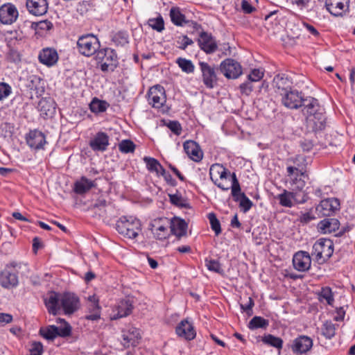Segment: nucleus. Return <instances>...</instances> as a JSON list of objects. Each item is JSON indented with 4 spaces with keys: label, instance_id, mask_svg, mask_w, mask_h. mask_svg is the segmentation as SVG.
Here are the masks:
<instances>
[{
    "label": "nucleus",
    "instance_id": "f257e3e1",
    "mask_svg": "<svg viewBox=\"0 0 355 355\" xmlns=\"http://www.w3.org/2000/svg\"><path fill=\"white\" fill-rule=\"evenodd\" d=\"M302 114L305 118L306 126L313 132L325 128L327 117L325 111L318 99L306 96L301 107Z\"/></svg>",
    "mask_w": 355,
    "mask_h": 355
},
{
    "label": "nucleus",
    "instance_id": "f03ea898",
    "mask_svg": "<svg viewBox=\"0 0 355 355\" xmlns=\"http://www.w3.org/2000/svg\"><path fill=\"white\" fill-rule=\"evenodd\" d=\"M141 222L133 216H122L116 223L119 234L130 239H136L142 230Z\"/></svg>",
    "mask_w": 355,
    "mask_h": 355
},
{
    "label": "nucleus",
    "instance_id": "7ed1b4c3",
    "mask_svg": "<svg viewBox=\"0 0 355 355\" xmlns=\"http://www.w3.org/2000/svg\"><path fill=\"white\" fill-rule=\"evenodd\" d=\"M58 322L61 324L60 327L55 325H47L40 329L39 333L44 339L53 340L57 337L66 338L71 334V327L64 319L58 318Z\"/></svg>",
    "mask_w": 355,
    "mask_h": 355
},
{
    "label": "nucleus",
    "instance_id": "20e7f679",
    "mask_svg": "<svg viewBox=\"0 0 355 355\" xmlns=\"http://www.w3.org/2000/svg\"><path fill=\"white\" fill-rule=\"evenodd\" d=\"M334 243L327 239H320L313 244L311 256L321 264L327 261L334 253Z\"/></svg>",
    "mask_w": 355,
    "mask_h": 355
},
{
    "label": "nucleus",
    "instance_id": "39448f33",
    "mask_svg": "<svg viewBox=\"0 0 355 355\" xmlns=\"http://www.w3.org/2000/svg\"><path fill=\"white\" fill-rule=\"evenodd\" d=\"M95 60L104 72L113 71L118 64L117 54L110 48L99 49L95 55Z\"/></svg>",
    "mask_w": 355,
    "mask_h": 355
},
{
    "label": "nucleus",
    "instance_id": "423d86ee",
    "mask_svg": "<svg viewBox=\"0 0 355 355\" xmlns=\"http://www.w3.org/2000/svg\"><path fill=\"white\" fill-rule=\"evenodd\" d=\"M101 44L98 38L93 34H86L78 37L77 41L78 51L83 55L90 57L96 54Z\"/></svg>",
    "mask_w": 355,
    "mask_h": 355
},
{
    "label": "nucleus",
    "instance_id": "0eeeda50",
    "mask_svg": "<svg viewBox=\"0 0 355 355\" xmlns=\"http://www.w3.org/2000/svg\"><path fill=\"white\" fill-rule=\"evenodd\" d=\"M149 230L155 239H166L170 234V219L166 217L157 218L150 222Z\"/></svg>",
    "mask_w": 355,
    "mask_h": 355
},
{
    "label": "nucleus",
    "instance_id": "6e6552de",
    "mask_svg": "<svg viewBox=\"0 0 355 355\" xmlns=\"http://www.w3.org/2000/svg\"><path fill=\"white\" fill-rule=\"evenodd\" d=\"M282 104L289 109H298L302 107L306 97L297 89H291L282 94Z\"/></svg>",
    "mask_w": 355,
    "mask_h": 355
},
{
    "label": "nucleus",
    "instance_id": "1a4fd4ad",
    "mask_svg": "<svg viewBox=\"0 0 355 355\" xmlns=\"http://www.w3.org/2000/svg\"><path fill=\"white\" fill-rule=\"evenodd\" d=\"M313 340L304 335L299 336L293 340L290 348L295 355L306 354L313 347Z\"/></svg>",
    "mask_w": 355,
    "mask_h": 355
},
{
    "label": "nucleus",
    "instance_id": "9d476101",
    "mask_svg": "<svg viewBox=\"0 0 355 355\" xmlns=\"http://www.w3.org/2000/svg\"><path fill=\"white\" fill-rule=\"evenodd\" d=\"M19 17V12L16 6L11 3H4L0 7V22L5 25L15 23Z\"/></svg>",
    "mask_w": 355,
    "mask_h": 355
},
{
    "label": "nucleus",
    "instance_id": "9b49d317",
    "mask_svg": "<svg viewBox=\"0 0 355 355\" xmlns=\"http://www.w3.org/2000/svg\"><path fill=\"white\" fill-rule=\"evenodd\" d=\"M149 104L155 108H160L166 103V94L164 87L156 85L150 88L148 92Z\"/></svg>",
    "mask_w": 355,
    "mask_h": 355
},
{
    "label": "nucleus",
    "instance_id": "f8f14e48",
    "mask_svg": "<svg viewBox=\"0 0 355 355\" xmlns=\"http://www.w3.org/2000/svg\"><path fill=\"white\" fill-rule=\"evenodd\" d=\"M60 304L66 315H71L77 311L80 306L79 298L71 293H65L60 297Z\"/></svg>",
    "mask_w": 355,
    "mask_h": 355
},
{
    "label": "nucleus",
    "instance_id": "ddd939ff",
    "mask_svg": "<svg viewBox=\"0 0 355 355\" xmlns=\"http://www.w3.org/2000/svg\"><path fill=\"white\" fill-rule=\"evenodd\" d=\"M340 209V202L335 198L321 200L316 207V211L321 216H330Z\"/></svg>",
    "mask_w": 355,
    "mask_h": 355
},
{
    "label": "nucleus",
    "instance_id": "4468645a",
    "mask_svg": "<svg viewBox=\"0 0 355 355\" xmlns=\"http://www.w3.org/2000/svg\"><path fill=\"white\" fill-rule=\"evenodd\" d=\"M26 141L31 148L37 150L43 149L44 146L47 143L44 134L37 129L29 131L26 135Z\"/></svg>",
    "mask_w": 355,
    "mask_h": 355
},
{
    "label": "nucleus",
    "instance_id": "2eb2a0df",
    "mask_svg": "<svg viewBox=\"0 0 355 355\" xmlns=\"http://www.w3.org/2000/svg\"><path fill=\"white\" fill-rule=\"evenodd\" d=\"M243 73L241 64L234 59L223 60V75L228 79H236Z\"/></svg>",
    "mask_w": 355,
    "mask_h": 355
},
{
    "label": "nucleus",
    "instance_id": "dca6fc26",
    "mask_svg": "<svg viewBox=\"0 0 355 355\" xmlns=\"http://www.w3.org/2000/svg\"><path fill=\"white\" fill-rule=\"evenodd\" d=\"M19 284L17 272L9 269L7 266L0 272V285L7 289L15 288Z\"/></svg>",
    "mask_w": 355,
    "mask_h": 355
},
{
    "label": "nucleus",
    "instance_id": "f3484780",
    "mask_svg": "<svg viewBox=\"0 0 355 355\" xmlns=\"http://www.w3.org/2000/svg\"><path fill=\"white\" fill-rule=\"evenodd\" d=\"M132 308V302L129 299L119 301L112 309L111 319L117 320L128 316L131 313Z\"/></svg>",
    "mask_w": 355,
    "mask_h": 355
},
{
    "label": "nucleus",
    "instance_id": "a211bd4d",
    "mask_svg": "<svg viewBox=\"0 0 355 355\" xmlns=\"http://www.w3.org/2000/svg\"><path fill=\"white\" fill-rule=\"evenodd\" d=\"M293 264L297 270L305 272L309 270L311 265V259L307 252L299 251L296 252L293 258Z\"/></svg>",
    "mask_w": 355,
    "mask_h": 355
},
{
    "label": "nucleus",
    "instance_id": "6ab92c4d",
    "mask_svg": "<svg viewBox=\"0 0 355 355\" xmlns=\"http://www.w3.org/2000/svg\"><path fill=\"white\" fill-rule=\"evenodd\" d=\"M88 313L85 315V319L92 321H96L101 318V307L99 305V298L96 295L88 297L87 304Z\"/></svg>",
    "mask_w": 355,
    "mask_h": 355
},
{
    "label": "nucleus",
    "instance_id": "aec40b11",
    "mask_svg": "<svg viewBox=\"0 0 355 355\" xmlns=\"http://www.w3.org/2000/svg\"><path fill=\"white\" fill-rule=\"evenodd\" d=\"M176 334L187 340H192L196 336L194 327L187 319L182 320L175 328Z\"/></svg>",
    "mask_w": 355,
    "mask_h": 355
},
{
    "label": "nucleus",
    "instance_id": "412c9836",
    "mask_svg": "<svg viewBox=\"0 0 355 355\" xmlns=\"http://www.w3.org/2000/svg\"><path fill=\"white\" fill-rule=\"evenodd\" d=\"M122 345L124 347L128 348L130 346H136L139 343L141 336L138 329L130 327L122 331Z\"/></svg>",
    "mask_w": 355,
    "mask_h": 355
},
{
    "label": "nucleus",
    "instance_id": "4be33fe9",
    "mask_svg": "<svg viewBox=\"0 0 355 355\" xmlns=\"http://www.w3.org/2000/svg\"><path fill=\"white\" fill-rule=\"evenodd\" d=\"M199 65L202 73L204 84L207 87L213 88L217 83V76L214 69L205 62H200Z\"/></svg>",
    "mask_w": 355,
    "mask_h": 355
},
{
    "label": "nucleus",
    "instance_id": "5701e85b",
    "mask_svg": "<svg viewBox=\"0 0 355 355\" xmlns=\"http://www.w3.org/2000/svg\"><path fill=\"white\" fill-rule=\"evenodd\" d=\"M198 43L200 48L207 53H214L217 49L215 39L207 32H200Z\"/></svg>",
    "mask_w": 355,
    "mask_h": 355
},
{
    "label": "nucleus",
    "instance_id": "b1692460",
    "mask_svg": "<svg viewBox=\"0 0 355 355\" xmlns=\"http://www.w3.org/2000/svg\"><path fill=\"white\" fill-rule=\"evenodd\" d=\"M26 6L28 11L35 16H42L48 10L47 0H26Z\"/></svg>",
    "mask_w": 355,
    "mask_h": 355
},
{
    "label": "nucleus",
    "instance_id": "393cba45",
    "mask_svg": "<svg viewBox=\"0 0 355 355\" xmlns=\"http://www.w3.org/2000/svg\"><path fill=\"white\" fill-rule=\"evenodd\" d=\"M272 85L282 94L291 89L293 81L287 74L279 73L273 78Z\"/></svg>",
    "mask_w": 355,
    "mask_h": 355
},
{
    "label": "nucleus",
    "instance_id": "a878e982",
    "mask_svg": "<svg viewBox=\"0 0 355 355\" xmlns=\"http://www.w3.org/2000/svg\"><path fill=\"white\" fill-rule=\"evenodd\" d=\"M348 0H326L325 6L327 10L334 16H342L347 10Z\"/></svg>",
    "mask_w": 355,
    "mask_h": 355
},
{
    "label": "nucleus",
    "instance_id": "bb28decb",
    "mask_svg": "<svg viewBox=\"0 0 355 355\" xmlns=\"http://www.w3.org/2000/svg\"><path fill=\"white\" fill-rule=\"evenodd\" d=\"M295 170L297 169L292 167L286 168L289 184L293 187V190L302 191L306 184L305 181L302 179V177H304L305 175L297 173Z\"/></svg>",
    "mask_w": 355,
    "mask_h": 355
},
{
    "label": "nucleus",
    "instance_id": "cd10ccee",
    "mask_svg": "<svg viewBox=\"0 0 355 355\" xmlns=\"http://www.w3.org/2000/svg\"><path fill=\"white\" fill-rule=\"evenodd\" d=\"M60 294L55 292L50 293L44 299V304L50 314L56 315L61 309Z\"/></svg>",
    "mask_w": 355,
    "mask_h": 355
},
{
    "label": "nucleus",
    "instance_id": "c85d7f7f",
    "mask_svg": "<svg viewBox=\"0 0 355 355\" xmlns=\"http://www.w3.org/2000/svg\"><path fill=\"white\" fill-rule=\"evenodd\" d=\"M38 59L42 64L52 67L57 63L58 54L53 48H45L40 52Z\"/></svg>",
    "mask_w": 355,
    "mask_h": 355
},
{
    "label": "nucleus",
    "instance_id": "c756f323",
    "mask_svg": "<svg viewBox=\"0 0 355 355\" xmlns=\"http://www.w3.org/2000/svg\"><path fill=\"white\" fill-rule=\"evenodd\" d=\"M109 145V137L103 132L96 133L89 142V146L94 151H105Z\"/></svg>",
    "mask_w": 355,
    "mask_h": 355
},
{
    "label": "nucleus",
    "instance_id": "7c9ffc66",
    "mask_svg": "<svg viewBox=\"0 0 355 355\" xmlns=\"http://www.w3.org/2000/svg\"><path fill=\"white\" fill-rule=\"evenodd\" d=\"M183 146L185 153L194 162H200L202 159V152L196 142L187 141Z\"/></svg>",
    "mask_w": 355,
    "mask_h": 355
},
{
    "label": "nucleus",
    "instance_id": "2f4dec72",
    "mask_svg": "<svg viewBox=\"0 0 355 355\" xmlns=\"http://www.w3.org/2000/svg\"><path fill=\"white\" fill-rule=\"evenodd\" d=\"M38 109L41 115L52 117L55 113L56 103L51 98H43L39 102Z\"/></svg>",
    "mask_w": 355,
    "mask_h": 355
},
{
    "label": "nucleus",
    "instance_id": "473e14b6",
    "mask_svg": "<svg viewBox=\"0 0 355 355\" xmlns=\"http://www.w3.org/2000/svg\"><path fill=\"white\" fill-rule=\"evenodd\" d=\"M187 224L179 218L174 217L170 220V232L178 237H181L187 234Z\"/></svg>",
    "mask_w": 355,
    "mask_h": 355
},
{
    "label": "nucleus",
    "instance_id": "72a5a7b5",
    "mask_svg": "<svg viewBox=\"0 0 355 355\" xmlns=\"http://www.w3.org/2000/svg\"><path fill=\"white\" fill-rule=\"evenodd\" d=\"M223 179L230 182V185L226 188L223 187V190L231 189L232 196H234L236 192L241 190L239 182L234 172L231 173L228 169L223 168Z\"/></svg>",
    "mask_w": 355,
    "mask_h": 355
},
{
    "label": "nucleus",
    "instance_id": "f704fd0d",
    "mask_svg": "<svg viewBox=\"0 0 355 355\" xmlns=\"http://www.w3.org/2000/svg\"><path fill=\"white\" fill-rule=\"evenodd\" d=\"M340 222L336 218H326L321 220L318 227L323 234L332 233L339 229Z\"/></svg>",
    "mask_w": 355,
    "mask_h": 355
},
{
    "label": "nucleus",
    "instance_id": "c9c22d12",
    "mask_svg": "<svg viewBox=\"0 0 355 355\" xmlns=\"http://www.w3.org/2000/svg\"><path fill=\"white\" fill-rule=\"evenodd\" d=\"M235 202H239V207L243 213H247L253 206V202L246 196V195L239 191L236 192L234 196H232Z\"/></svg>",
    "mask_w": 355,
    "mask_h": 355
},
{
    "label": "nucleus",
    "instance_id": "e433bc0d",
    "mask_svg": "<svg viewBox=\"0 0 355 355\" xmlns=\"http://www.w3.org/2000/svg\"><path fill=\"white\" fill-rule=\"evenodd\" d=\"M95 185L94 182L89 180L85 176L81 177L74 184L73 190L75 193L82 195L89 191Z\"/></svg>",
    "mask_w": 355,
    "mask_h": 355
},
{
    "label": "nucleus",
    "instance_id": "4c0bfd02",
    "mask_svg": "<svg viewBox=\"0 0 355 355\" xmlns=\"http://www.w3.org/2000/svg\"><path fill=\"white\" fill-rule=\"evenodd\" d=\"M171 20L173 24L178 26H186L188 20L186 19L185 15L182 14L180 8L172 7L169 13Z\"/></svg>",
    "mask_w": 355,
    "mask_h": 355
},
{
    "label": "nucleus",
    "instance_id": "58836bf2",
    "mask_svg": "<svg viewBox=\"0 0 355 355\" xmlns=\"http://www.w3.org/2000/svg\"><path fill=\"white\" fill-rule=\"evenodd\" d=\"M143 160L146 165V168L150 173H154L157 175H159L161 173H164V168L156 159L150 157H144Z\"/></svg>",
    "mask_w": 355,
    "mask_h": 355
},
{
    "label": "nucleus",
    "instance_id": "ea45409f",
    "mask_svg": "<svg viewBox=\"0 0 355 355\" xmlns=\"http://www.w3.org/2000/svg\"><path fill=\"white\" fill-rule=\"evenodd\" d=\"M209 175L214 184L222 189V164H212L209 169Z\"/></svg>",
    "mask_w": 355,
    "mask_h": 355
},
{
    "label": "nucleus",
    "instance_id": "a19ab883",
    "mask_svg": "<svg viewBox=\"0 0 355 355\" xmlns=\"http://www.w3.org/2000/svg\"><path fill=\"white\" fill-rule=\"evenodd\" d=\"M297 193L294 191H288L286 189L279 194L277 198L279 200V204L286 207H292L293 206V200H295Z\"/></svg>",
    "mask_w": 355,
    "mask_h": 355
},
{
    "label": "nucleus",
    "instance_id": "79ce46f5",
    "mask_svg": "<svg viewBox=\"0 0 355 355\" xmlns=\"http://www.w3.org/2000/svg\"><path fill=\"white\" fill-rule=\"evenodd\" d=\"M89 105L91 112L96 114L105 112L110 107V104L107 101L100 100L96 97L92 98Z\"/></svg>",
    "mask_w": 355,
    "mask_h": 355
},
{
    "label": "nucleus",
    "instance_id": "37998d69",
    "mask_svg": "<svg viewBox=\"0 0 355 355\" xmlns=\"http://www.w3.org/2000/svg\"><path fill=\"white\" fill-rule=\"evenodd\" d=\"M305 159L304 157L300 155H297L295 157H291L288 159V163H292L293 165H288L287 167H292L296 168L295 170L296 173H301V175L306 174V167H305Z\"/></svg>",
    "mask_w": 355,
    "mask_h": 355
},
{
    "label": "nucleus",
    "instance_id": "c03bdc74",
    "mask_svg": "<svg viewBox=\"0 0 355 355\" xmlns=\"http://www.w3.org/2000/svg\"><path fill=\"white\" fill-rule=\"evenodd\" d=\"M168 197L171 203L173 205L180 208H190V205L188 200L178 191L173 194H168Z\"/></svg>",
    "mask_w": 355,
    "mask_h": 355
},
{
    "label": "nucleus",
    "instance_id": "a18cd8bd",
    "mask_svg": "<svg viewBox=\"0 0 355 355\" xmlns=\"http://www.w3.org/2000/svg\"><path fill=\"white\" fill-rule=\"evenodd\" d=\"M318 300L321 302L326 301L327 304L331 306L334 302L331 288L329 286L322 287L318 293Z\"/></svg>",
    "mask_w": 355,
    "mask_h": 355
},
{
    "label": "nucleus",
    "instance_id": "49530a36",
    "mask_svg": "<svg viewBox=\"0 0 355 355\" xmlns=\"http://www.w3.org/2000/svg\"><path fill=\"white\" fill-rule=\"evenodd\" d=\"M262 342L269 346H272L278 349L282 348L283 340L279 337H276L272 334H268L264 336L262 339Z\"/></svg>",
    "mask_w": 355,
    "mask_h": 355
},
{
    "label": "nucleus",
    "instance_id": "de8ad7c7",
    "mask_svg": "<svg viewBox=\"0 0 355 355\" xmlns=\"http://www.w3.org/2000/svg\"><path fill=\"white\" fill-rule=\"evenodd\" d=\"M176 63L182 71L186 73H192L195 70V66L190 60L183 58H178Z\"/></svg>",
    "mask_w": 355,
    "mask_h": 355
},
{
    "label": "nucleus",
    "instance_id": "09e8293b",
    "mask_svg": "<svg viewBox=\"0 0 355 355\" xmlns=\"http://www.w3.org/2000/svg\"><path fill=\"white\" fill-rule=\"evenodd\" d=\"M207 269L217 273H221V266L220 258H214L211 256L207 257L205 260Z\"/></svg>",
    "mask_w": 355,
    "mask_h": 355
},
{
    "label": "nucleus",
    "instance_id": "8fccbe9b",
    "mask_svg": "<svg viewBox=\"0 0 355 355\" xmlns=\"http://www.w3.org/2000/svg\"><path fill=\"white\" fill-rule=\"evenodd\" d=\"M128 34L125 31H118L112 37V42L117 46H123L129 42Z\"/></svg>",
    "mask_w": 355,
    "mask_h": 355
},
{
    "label": "nucleus",
    "instance_id": "3c124183",
    "mask_svg": "<svg viewBox=\"0 0 355 355\" xmlns=\"http://www.w3.org/2000/svg\"><path fill=\"white\" fill-rule=\"evenodd\" d=\"M322 334L327 339H331L336 335L335 324L331 321H325L322 324Z\"/></svg>",
    "mask_w": 355,
    "mask_h": 355
},
{
    "label": "nucleus",
    "instance_id": "603ef678",
    "mask_svg": "<svg viewBox=\"0 0 355 355\" xmlns=\"http://www.w3.org/2000/svg\"><path fill=\"white\" fill-rule=\"evenodd\" d=\"M268 326V321L261 317L254 316L249 322L248 327L251 329L258 328H266Z\"/></svg>",
    "mask_w": 355,
    "mask_h": 355
},
{
    "label": "nucleus",
    "instance_id": "864d4df0",
    "mask_svg": "<svg viewBox=\"0 0 355 355\" xmlns=\"http://www.w3.org/2000/svg\"><path fill=\"white\" fill-rule=\"evenodd\" d=\"M119 149L123 153H133L135 149V145L131 140L124 139L119 143Z\"/></svg>",
    "mask_w": 355,
    "mask_h": 355
},
{
    "label": "nucleus",
    "instance_id": "5fc2aeb1",
    "mask_svg": "<svg viewBox=\"0 0 355 355\" xmlns=\"http://www.w3.org/2000/svg\"><path fill=\"white\" fill-rule=\"evenodd\" d=\"M148 25L157 32H162L164 29V22L162 16L157 18L150 19L148 20Z\"/></svg>",
    "mask_w": 355,
    "mask_h": 355
},
{
    "label": "nucleus",
    "instance_id": "6e6d98bb",
    "mask_svg": "<svg viewBox=\"0 0 355 355\" xmlns=\"http://www.w3.org/2000/svg\"><path fill=\"white\" fill-rule=\"evenodd\" d=\"M207 218L209 220L211 229L214 231L216 235H218L221 231L220 221L217 219L214 213L211 212L208 214Z\"/></svg>",
    "mask_w": 355,
    "mask_h": 355
},
{
    "label": "nucleus",
    "instance_id": "4d7b16f0",
    "mask_svg": "<svg viewBox=\"0 0 355 355\" xmlns=\"http://www.w3.org/2000/svg\"><path fill=\"white\" fill-rule=\"evenodd\" d=\"M12 92V87L8 83L0 82V101L6 99Z\"/></svg>",
    "mask_w": 355,
    "mask_h": 355
},
{
    "label": "nucleus",
    "instance_id": "13d9d810",
    "mask_svg": "<svg viewBox=\"0 0 355 355\" xmlns=\"http://www.w3.org/2000/svg\"><path fill=\"white\" fill-rule=\"evenodd\" d=\"M6 59L13 63H17L21 60L19 51L15 49H10L6 54Z\"/></svg>",
    "mask_w": 355,
    "mask_h": 355
},
{
    "label": "nucleus",
    "instance_id": "bf43d9fd",
    "mask_svg": "<svg viewBox=\"0 0 355 355\" xmlns=\"http://www.w3.org/2000/svg\"><path fill=\"white\" fill-rule=\"evenodd\" d=\"M263 76V71L261 69H254L248 76V79L250 82L259 81Z\"/></svg>",
    "mask_w": 355,
    "mask_h": 355
},
{
    "label": "nucleus",
    "instance_id": "052dcab7",
    "mask_svg": "<svg viewBox=\"0 0 355 355\" xmlns=\"http://www.w3.org/2000/svg\"><path fill=\"white\" fill-rule=\"evenodd\" d=\"M30 355H42L43 353V345L40 342H33L30 348Z\"/></svg>",
    "mask_w": 355,
    "mask_h": 355
},
{
    "label": "nucleus",
    "instance_id": "680f3d73",
    "mask_svg": "<svg viewBox=\"0 0 355 355\" xmlns=\"http://www.w3.org/2000/svg\"><path fill=\"white\" fill-rule=\"evenodd\" d=\"M166 126L176 135H180L182 133L181 125L177 121H170Z\"/></svg>",
    "mask_w": 355,
    "mask_h": 355
},
{
    "label": "nucleus",
    "instance_id": "e2e57ef3",
    "mask_svg": "<svg viewBox=\"0 0 355 355\" xmlns=\"http://www.w3.org/2000/svg\"><path fill=\"white\" fill-rule=\"evenodd\" d=\"M239 89L242 94L249 96L253 89L252 82L248 80L240 85Z\"/></svg>",
    "mask_w": 355,
    "mask_h": 355
},
{
    "label": "nucleus",
    "instance_id": "0e129e2a",
    "mask_svg": "<svg viewBox=\"0 0 355 355\" xmlns=\"http://www.w3.org/2000/svg\"><path fill=\"white\" fill-rule=\"evenodd\" d=\"M89 8V3L87 1L79 2L76 7V10L81 15L85 14Z\"/></svg>",
    "mask_w": 355,
    "mask_h": 355
},
{
    "label": "nucleus",
    "instance_id": "69168bd1",
    "mask_svg": "<svg viewBox=\"0 0 355 355\" xmlns=\"http://www.w3.org/2000/svg\"><path fill=\"white\" fill-rule=\"evenodd\" d=\"M241 6L243 12L246 14L252 13L255 10L248 0H241Z\"/></svg>",
    "mask_w": 355,
    "mask_h": 355
},
{
    "label": "nucleus",
    "instance_id": "338daca9",
    "mask_svg": "<svg viewBox=\"0 0 355 355\" xmlns=\"http://www.w3.org/2000/svg\"><path fill=\"white\" fill-rule=\"evenodd\" d=\"M180 39V41H178V44H180L178 47L182 50H184L188 46L191 45L193 42L191 39L188 37L187 35H183Z\"/></svg>",
    "mask_w": 355,
    "mask_h": 355
},
{
    "label": "nucleus",
    "instance_id": "774afa93",
    "mask_svg": "<svg viewBox=\"0 0 355 355\" xmlns=\"http://www.w3.org/2000/svg\"><path fill=\"white\" fill-rule=\"evenodd\" d=\"M254 301L252 297H248L246 303L241 304V308L243 311L248 312L252 311L254 306Z\"/></svg>",
    "mask_w": 355,
    "mask_h": 355
}]
</instances>
